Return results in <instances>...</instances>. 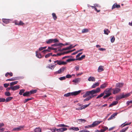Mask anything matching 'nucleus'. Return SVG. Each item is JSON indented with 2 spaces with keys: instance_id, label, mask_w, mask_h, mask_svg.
Instances as JSON below:
<instances>
[{
  "instance_id": "f257e3e1",
  "label": "nucleus",
  "mask_w": 132,
  "mask_h": 132,
  "mask_svg": "<svg viewBox=\"0 0 132 132\" xmlns=\"http://www.w3.org/2000/svg\"><path fill=\"white\" fill-rule=\"evenodd\" d=\"M112 90V88H108L106 89L103 92L104 95L106 94L105 95L103 96V98H105L110 96L111 94V92Z\"/></svg>"
},
{
  "instance_id": "f03ea898",
  "label": "nucleus",
  "mask_w": 132,
  "mask_h": 132,
  "mask_svg": "<svg viewBox=\"0 0 132 132\" xmlns=\"http://www.w3.org/2000/svg\"><path fill=\"white\" fill-rule=\"evenodd\" d=\"M96 94L94 90H93L91 91H87L86 92V93L83 95V97L85 98L89 96L90 95H92L94 94Z\"/></svg>"
},
{
  "instance_id": "7ed1b4c3",
  "label": "nucleus",
  "mask_w": 132,
  "mask_h": 132,
  "mask_svg": "<svg viewBox=\"0 0 132 132\" xmlns=\"http://www.w3.org/2000/svg\"><path fill=\"white\" fill-rule=\"evenodd\" d=\"M102 122V121H101L100 120L95 121L94 122L92 125H89L88 127H94V126L98 125Z\"/></svg>"
},
{
  "instance_id": "20e7f679",
  "label": "nucleus",
  "mask_w": 132,
  "mask_h": 132,
  "mask_svg": "<svg viewBox=\"0 0 132 132\" xmlns=\"http://www.w3.org/2000/svg\"><path fill=\"white\" fill-rule=\"evenodd\" d=\"M67 130V129L66 128H62L59 129H56L55 128L53 129V132H55L56 130L57 131V132H63Z\"/></svg>"
},
{
  "instance_id": "39448f33",
  "label": "nucleus",
  "mask_w": 132,
  "mask_h": 132,
  "mask_svg": "<svg viewBox=\"0 0 132 132\" xmlns=\"http://www.w3.org/2000/svg\"><path fill=\"white\" fill-rule=\"evenodd\" d=\"M54 63H56L59 65H65L67 64V62L62 61L61 60H57L54 61Z\"/></svg>"
},
{
  "instance_id": "423d86ee",
  "label": "nucleus",
  "mask_w": 132,
  "mask_h": 132,
  "mask_svg": "<svg viewBox=\"0 0 132 132\" xmlns=\"http://www.w3.org/2000/svg\"><path fill=\"white\" fill-rule=\"evenodd\" d=\"M65 69V67H62L58 71L55 72V74L60 73L63 72Z\"/></svg>"
},
{
  "instance_id": "0eeeda50",
  "label": "nucleus",
  "mask_w": 132,
  "mask_h": 132,
  "mask_svg": "<svg viewBox=\"0 0 132 132\" xmlns=\"http://www.w3.org/2000/svg\"><path fill=\"white\" fill-rule=\"evenodd\" d=\"M112 90L113 91V94H116L120 91V89L119 88H116L114 89H112Z\"/></svg>"
},
{
  "instance_id": "6e6552de",
  "label": "nucleus",
  "mask_w": 132,
  "mask_h": 132,
  "mask_svg": "<svg viewBox=\"0 0 132 132\" xmlns=\"http://www.w3.org/2000/svg\"><path fill=\"white\" fill-rule=\"evenodd\" d=\"M11 89L13 90H15L20 88L19 85H16L14 86L11 87Z\"/></svg>"
},
{
  "instance_id": "1a4fd4ad",
  "label": "nucleus",
  "mask_w": 132,
  "mask_h": 132,
  "mask_svg": "<svg viewBox=\"0 0 132 132\" xmlns=\"http://www.w3.org/2000/svg\"><path fill=\"white\" fill-rule=\"evenodd\" d=\"M116 100H119L122 98H124V94H122L121 95L119 96H117L116 97Z\"/></svg>"
},
{
  "instance_id": "9d476101",
  "label": "nucleus",
  "mask_w": 132,
  "mask_h": 132,
  "mask_svg": "<svg viewBox=\"0 0 132 132\" xmlns=\"http://www.w3.org/2000/svg\"><path fill=\"white\" fill-rule=\"evenodd\" d=\"M118 113H115L113 114L111 116V117L109 118L108 119V120H109L111 119H113V118H114L115 116H116Z\"/></svg>"
},
{
  "instance_id": "9b49d317",
  "label": "nucleus",
  "mask_w": 132,
  "mask_h": 132,
  "mask_svg": "<svg viewBox=\"0 0 132 132\" xmlns=\"http://www.w3.org/2000/svg\"><path fill=\"white\" fill-rule=\"evenodd\" d=\"M103 66H100L98 68L97 71L98 72H100L102 71H103L104 70L103 69Z\"/></svg>"
},
{
  "instance_id": "f8f14e48",
  "label": "nucleus",
  "mask_w": 132,
  "mask_h": 132,
  "mask_svg": "<svg viewBox=\"0 0 132 132\" xmlns=\"http://www.w3.org/2000/svg\"><path fill=\"white\" fill-rule=\"evenodd\" d=\"M120 5L117 4V3H115L112 6V9H113L116 8H119L120 7Z\"/></svg>"
},
{
  "instance_id": "ddd939ff",
  "label": "nucleus",
  "mask_w": 132,
  "mask_h": 132,
  "mask_svg": "<svg viewBox=\"0 0 132 132\" xmlns=\"http://www.w3.org/2000/svg\"><path fill=\"white\" fill-rule=\"evenodd\" d=\"M81 90H79L77 91H75L74 92H72V95H76L79 94L81 92Z\"/></svg>"
},
{
  "instance_id": "4468645a",
  "label": "nucleus",
  "mask_w": 132,
  "mask_h": 132,
  "mask_svg": "<svg viewBox=\"0 0 132 132\" xmlns=\"http://www.w3.org/2000/svg\"><path fill=\"white\" fill-rule=\"evenodd\" d=\"M94 96V95L90 96L84 99V101L85 102L86 101H88L91 99Z\"/></svg>"
},
{
  "instance_id": "2eb2a0df",
  "label": "nucleus",
  "mask_w": 132,
  "mask_h": 132,
  "mask_svg": "<svg viewBox=\"0 0 132 132\" xmlns=\"http://www.w3.org/2000/svg\"><path fill=\"white\" fill-rule=\"evenodd\" d=\"M23 128V127L22 126L18 128H16L13 129V130L16 131H18L19 130H21Z\"/></svg>"
},
{
  "instance_id": "dca6fc26",
  "label": "nucleus",
  "mask_w": 132,
  "mask_h": 132,
  "mask_svg": "<svg viewBox=\"0 0 132 132\" xmlns=\"http://www.w3.org/2000/svg\"><path fill=\"white\" fill-rule=\"evenodd\" d=\"M118 103V102L117 101H115L113 102L112 103L109 105V107H112L113 106L116 105Z\"/></svg>"
},
{
  "instance_id": "f3484780",
  "label": "nucleus",
  "mask_w": 132,
  "mask_h": 132,
  "mask_svg": "<svg viewBox=\"0 0 132 132\" xmlns=\"http://www.w3.org/2000/svg\"><path fill=\"white\" fill-rule=\"evenodd\" d=\"M88 80L89 81H95V78L93 77H90L88 78Z\"/></svg>"
},
{
  "instance_id": "a211bd4d",
  "label": "nucleus",
  "mask_w": 132,
  "mask_h": 132,
  "mask_svg": "<svg viewBox=\"0 0 132 132\" xmlns=\"http://www.w3.org/2000/svg\"><path fill=\"white\" fill-rule=\"evenodd\" d=\"M99 85V84L98 82H96L93 84V85L91 87L92 88H95L96 87L98 86Z\"/></svg>"
},
{
  "instance_id": "6ab92c4d",
  "label": "nucleus",
  "mask_w": 132,
  "mask_h": 132,
  "mask_svg": "<svg viewBox=\"0 0 132 132\" xmlns=\"http://www.w3.org/2000/svg\"><path fill=\"white\" fill-rule=\"evenodd\" d=\"M15 24L16 25H23L24 23H23L22 22L20 21L19 23H18L15 22Z\"/></svg>"
},
{
  "instance_id": "aec40b11",
  "label": "nucleus",
  "mask_w": 132,
  "mask_h": 132,
  "mask_svg": "<svg viewBox=\"0 0 132 132\" xmlns=\"http://www.w3.org/2000/svg\"><path fill=\"white\" fill-rule=\"evenodd\" d=\"M30 93L29 92H25L23 94V95L24 96H28L30 95Z\"/></svg>"
},
{
  "instance_id": "412c9836",
  "label": "nucleus",
  "mask_w": 132,
  "mask_h": 132,
  "mask_svg": "<svg viewBox=\"0 0 132 132\" xmlns=\"http://www.w3.org/2000/svg\"><path fill=\"white\" fill-rule=\"evenodd\" d=\"M35 132H41V129L39 128H37L34 129Z\"/></svg>"
},
{
  "instance_id": "4be33fe9",
  "label": "nucleus",
  "mask_w": 132,
  "mask_h": 132,
  "mask_svg": "<svg viewBox=\"0 0 132 132\" xmlns=\"http://www.w3.org/2000/svg\"><path fill=\"white\" fill-rule=\"evenodd\" d=\"M90 104L91 103H90L88 105H82L81 106V109H85L89 106Z\"/></svg>"
},
{
  "instance_id": "5701e85b",
  "label": "nucleus",
  "mask_w": 132,
  "mask_h": 132,
  "mask_svg": "<svg viewBox=\"0 0 132 132\" xmlns=\"http://www.w3.org/2000/svg\"><path fill=\"white\" fill-rule=\"evenodd\" d=\"M18 82V81H15L12 82H11L10 83V86L11 87L13 86H12L15 85H16L17 84V83Z\"/></svg>"
},
{
  "instance_id": "b1692460",
  "label": "nucleus",
  "mask_w": 132,
  "mask_h": 132,
  "mask_svg": "<svg viewBox=\"0 0 132 132\" xmlns=\"http://www.w3.org/2000/svg\"><path fill=\"white\" fill-rule=\"evenodd\" d=\"M80 79L79 78H77L73 80L72 82L75 83H77L80 81Z\"/></svg>"
},
{
  "instance_id": "393cba45",
  "label": "nucleus",
  "mask_w": 132,
  "mask_h": 132,
  "mask_svg": "<svg viewBox=\"0 0 132 132\" xmlns=\"http://www.w3.org/2000/svg\"><path fill=\"white\" fill-rule=\"evenodd\" d=\"M107 85V84L106 83H104L102 85L100 86V88H105Z\"/></svg>"
},
{
  "instance_id": "a878e982",
  "label": "nucleus",
  "mask_w": 132,
  "mask_h": 132,
  "mask_svg": "<svg viewBox=\"0 0 132 132\" xmlns=\"http://www.w3.org/2000/svg\"><path fill=\"white\" fill-rule=\"evenodd\" d=\"M13 98L12 97H8L7 98H6V102H8L10 100H11Z\"/></svg>"
},
{
  "instance_id": "bb28decb",
  "label": "nucleus",
  "mask_w": 132,
  "mask_h": 132,
  "mask_svg": "<svg viewBox=\"0 0 132 132\" xmlns=\"http://www.w3.org/2000/svg\"><path fill=\"white\" fill-rule=\"evenodd\" d=\"M88 31V30L87 29H84L82 30V33H84L87 32Z\"/></svg>"
},
{
  "instance_id": "cd10ccee",
  "label": "nucleus",
  "mask_w": 132,
  "mask_h": 132,
  "mask_svg": "<svg viewBox=\"0 0 132 132\" xmlns=\"http://www.w3.org/2000/svg\"><path fill=\"white\" fill-rule=\"evenodd\" d=\"M3 21L4 23H7L9 22V20L6 19H3Z\"/></svg>"
},
{
  "instance_id": "c85d7f7f",
  "label": "nucleus",
  "mask_w": 132,
  "mask_h": 132,
  "mask_svg": "<svg viewBox=\"0 0 132 132\" xmlns=\"http://www.w3.org/2000/svg\"><path fill=\"white\" fill-rule=\"evenodd\" d=\"M85 55H82L81 57L79 58H78L76 59V60H82L83 58H84L85 57Z\"/></svg>"
},
{
  "instance_id": "c756f323",
  "label": "nucleus",
  "mask_w": 132,
  "mask_h": 132,
  "mask_svg": "<svg viewBox=\"0 0 132 132\" xmlns=\"http://www.w3.org/2000/svg\"><path fill=\"white\" fill-rule=\"evenodd\" d=\"M94 90H95V93H98L100 91L101 89L100 88H97L96 89Z\"/></svg>"
},
{
  "instance_id": "7c9ffc66",
  "label": "nucleus",
  "mask_w": 132,
  "mask_h": 132,
  "mask_svg": "<svg viewBox=\"0 0 132 132\" xmlns=\"http://www.w3.org/2000/svg\"><path fill=\"white\" fill-rule=\"evenodd\" d=\"M5 95L7 96H10L11 94L9 92L7 91L5 93Z\"/></svg>"
},
{
  "instance_id": "2f4dec72",
  "label": "nucleus",
  "mask_w": 132,
  "mask_h": 132,
  "mask_svg": "<svg viewBox=\"0 0 132 132\" xmlns=\"http://www.w3.org/2000/svg\"><path fill=\"white\" fill-rule=\"evenodd\" d=\"M36 56L38 58H40L42 57V56L40 53L37 54V52H36Z\"/></svg>"
},
{
  "instance_id": "473e14b6",
  "label": "nucleus",
  "mask_w": 132,
  "mask_h": 132,
  "mask_svg": "<svg viewBox=\"0 0 132 132\" xmlns=\"http://www.w3.org/2000/svg\"><path fill=\"white\" fill-rule=\"evenodd\" d=\"M37 90H31L30 91V94L35 93L37 92Z\"/></svg>"
},
{
  "instance_id": "72a5a7b5",
  "label": "nucleus",
  "mask_w": 132,
  "mask_h": 132,
  "mask_svg": "<svg viewBox=\"0 0 132 132\" xmlns=\"http://www.w3.org/2000/svg\"><path fill=\"white\" fill-rule=\"evenodd\" d=\"M104 95V93H101L99 95H98L97 97L96 98L98 99L99 98L102 96H103Z\"/></svg>"
},
{
  "instance_id": "f704fd0d",
  "label": "nucleus",
  "mask_w": 132,
  "mask_h": 132,
  "mask_svg": "<svg viewBox=\"0 0 132 132\" xmlns=\"http://www.w3.org/2000/svg\"><path fill=\"white\" fill-rule=\"evenodd\" d=\"M130 93L126 94L125 95L124 94V98H126L130 96Z\"/></svg>"
},
{
  "instance_id": "c9c22d12",
  "label": "nucleus",
  "mask_w": 132,
  "mask_h": 132,
  "mask_svg": "<svg viewBox=\"0 0 132 132\" xmlns=\"http://www.w3.org/2000/svg\"><path fill=\"white\" fill-rule=\"evenodd\" d=\"M104 34L107 35H108L109 33L110 32V31L107 29L104 30Z\"/></svg>"
},
{
  "instance_id": "e433bc0d",
  "label": "nucleus",
  "mask_w": 132,
  "mask_h": 132,
  "mask_svg": "<svg viewBox=\"0 0 132 132\" xmlns=\"http://www.w3.org/2000/svg\"><path fill=\"white\" fill-rule=\"evenodd\" d=\"M72 95V93H69L64 95V96L66 97H68L71 95Z\"/></svg>"
},
{
  "instance_id": "4c0bfd02",
  "label": "nucleus",
  "mask_w": 132,
  "mask_h": 132,
  "mask_svg": "<svg viewBox=\"0 0 132 132\" xmlns=\"http://www.w3.org/2000/svg\"><path fill=\"white\" fill-rule=\"evenodd\" d=\"M52 15L53 18L54 20H56L57 19V16H56L55 14L54 13H53L52 14Z\"/></svg>"
},
{
  "instance_id": "58836bf2",
  "label": "nucleus",
  "mask_w": 132,
  "mask_h": 132,
  "mask_svg": "<svg viewBox=\"0 0 132 132\" xmlns=\"http://www.w3.org/2000/svg\"><path fill=\"white\" fill-rule=\"evenodd\" d=\"M25 91V90L24 89L21 90L19 92V94L20 95H22V93L24 92Z\"/></svg>"
},
{
  "instance_id": "ea45409f",
  "label": "nucleus",
  "mask_w": 132,
  "mask_h": 132,
  "mask_svg": "<svg viewBox=\"0 0 132 132\" xmlns=\"http://www.w3.org/2000/svg\"><path fill=\"white\" fill-rule=\"evenodd\" d=\"M71 129L75 131H78L79 130V129L78 127H72L71 128Z\"/></svg>"
},
{
  "instance_id": "a19ab883",
  "label": "nucleus",
  "mask_w": 132,
  "mask_h": 132,
  "mask_svg": "<svg viewBox=\"0 0 132 132\" xmlns=\"http://www.w3.org/2000/svg\"><path fill=\"white\" fill-rule=\"evenodd\" d=\"M16 79V78H12L11 79H7L6 80V81H14V80H15Z\"/></svg>"
},
{
  "instance_id": "79ce46f5",
  "label": "nucleus",
  "mask_w": 132,
  "mask_h": 132,
  "mask_svg": "<svg viewBox=\"0 0 132 132\" xmlns=\"http://www.w3.org/2000/svg\"><path fill=\"white\" fill-rule=\"evenodd\" d=\"M73 51V50L69 51H68L67 52H64L62 54H67V53H71Z\"/></svg>"
},
{
  "instance_id": "37998d69",
  "label": "nucleus",
  "mask_w": 132,
  "mask_h": 132,
  "mask_svg": "<svg viewBox=\"0 0 132 132\" xmlns=\"http://www.w3.org/2000/svg\"><path fill=\"white\" fill-rule=\"evenodd\" d=\"M55 65H52L51 66L48 67V68L52 70H53L55 68Z\"/></svg>"
},
{
  "instance_id": "c03bdc74",
  "label": "nucleus",
  "mask_w": 132,
  "mask_h": 132,
  "mask_svg": "<svg viewBox=\"0 0 132 132\" xmlns=\"http://www.w3.org/2000/svg\"><path fill=\"white\" fill-rule=\"evenodd\" d=\"M115 38L114 36L112 37L111 39V41L112 43H113L114 41Z\"/></svg>"
},
{
  "instance_id": "a18cd8bd",
  "label": "nucleus",
  "mask_w": 132,
  "mask_h": 132,
  "mask_svg": "<svg viewBox=\"0 0 132 132\" xmlns=\"http://www.w3.org/2000/svg\"><path fill=\"white\" fill-rule=\"evenodd\" d=\"M46 43L48 44L53 43L52 39L49 40L48 41H47Z\"/></svg>"
},
{
  "instance_id": "49530a36",
  "label": "nucleus",
  "mask_w": 132,
  "mask_h": 132,
  "mask_svg": "<svg viewBox=\"0 0 132 132\" xmlns=\"http://www.w3.org/2000/svg\"><path fill=\"white\" fill-rule=\"evenodd\" d=\"M75 60V59H69L67 60V62H69L71 61H73Z\"/></svg>"
},
{
  "instance_id": "de8ad7c7",
  "label": "nucleus",
  "mask_w": 132,
  "mask_h": 132,
  "mask_svg": "<svg viewBox=\"0 0 132 132\" xmlns=\"http://www.w3.org/2000/svg\"><path fill=\"white\" fill-rule=\"evenodd\" d=\"M128 128V127L126 128L122 129L121 130L120 132H125Z\"/></svg>"
},
{
  "instance_id": "09e8293b",
  "label": "nucleus",
  "mask_w": 132,
  "mask_h": 132,
  "mask_svg": "<svg viewBox=\"0 0 132 132\" xmlns=\"http://www.w3.org/2000/svg\"><path fill=\"white\" fill-rule=\"evenodd\" d=\"M5 101V100L4 98H0V102H4Z\"/></svg>"
},
{
  "instance_id": "8fccbe9b",
  "label": "nucleus",
  "mask_w": 132,
  "mask_h": 132,
  "mask_svg": "<svg viewBox=\"0 0 132 132\" xmlns=\"http://www.w3.org/2000/svg\"><path fill=\"white\" fill-rule=\"evenodd\" d=\"M79 132H90L89 131H88L87 130H83L79 131Z\"/></svg>"
},
{
  "instance_id": "3c124183",
  "label": "nucleus",
  "mask_w": 132,
  "mask_h": 132,
  "mask_svg": "<svg viewBox=\"0 0 132 132\" xmlns=\"http://www.w3.org/2000/svg\"><path fill=\"white\" fill-rule=\"evenodd\" d=\"M53 43H55L58 42V40L56 39H52Z\"/></svg>"
},
{
  "instance_id": "603ef678",
  "label": "nucleus",
  "mask_w": 132,
  "mask_h": 132,
  "mask_svg": "<svg viewBox=\"0 0 132 132\" xmlns=\"http://www.w3.org/2000/svg\"><path fill=\"white\" fill-rule=\"evenodd\" d=\"M78 120L80 121L81 122H84L86 121V120L84 119H78Z\"/></svg>"
},
{
  "instance_id": "864d4df0",
  "label": "nucleus",
  "mask_w": 132,
  "mask_h": 132,
  "mask_svg": "<svg viewBox=\"0 0 132 132\" xmlns=\"http://www.w3.org/2000/svg\"><path fill=\"white\" fill-rule=\"evenodd\" d=\"M59 79L61 80H62L65 79V77H61L59 78Z\"/></svg>"
},
{
  "instance_id": "5fc2aeb1",
  "label": "nucleus",
  "mask_w": 132,
  "mask_h": 132,
  "mask_svg": "<svg viewBox=\"0 0 132 132\" xmlns=\"http://www.w3.org/2000/svg\"><path fill=\"white\" fill-rule=\"evenodd\" d=\"M9 85V84H4V87L5 88L7 87Z\"/></svg>"
},
{
  "instance_id": "6e6d98bb",
  "label": "nucleus",
  "mask_w": 132,
  "mask_h": 132,
  "mask_svg": "<svg viewBox=\"0 0 132 132\" xmlns=\"http://www.w3.org/2000/svg\"><path fill=\"white\" fill-rule=\"evenodd\" d=\"M31 99H32L31 98H28V99H25L24 100V103H25L26 102H27L28 101H29V100H31Z\"/></svg>"
},
{
  "instance_id": "4d7b16f0",
  "label": "nucleus",
  "mask_w": 132,
  "mask_h": 132,
  "mask_svg": "<svg viewBox=\"0 0 132 132\" xmlns=\"http://www.w3.org/2000/svg\"><path fill=\"white\" fill-rule=\"evenodd\" d=\"M72 77V75H68L66 76V77L67 78H70Z\"/></svg>"
},
{
  "instance_id": "13d9d810",
  "label": "nucleus",
  "mask_w": 132,
  "mask_h": 132,
  "mask_svg": "<svg viewBox=\"0 0 132 132\" xmlns=\"http://www.w3.org/2000/svg\"><path fill=\"white\" fill-rule=\"evenodd\" d=\"M132 103V100L130 101H128L127 102V103L128 105L130 103Z\"/></svg>"
},
{
  "instance_id": "bf43d9fd",
  "label": "nucleus",
  "mask_w": 132,
  "mask_h": 132,
  "mask_svg": "<svg viewBox=\"0 0 132 132\" xmlns=\"http://www.w3.org/2000/svg\"><path fill=\"white\" fill-rule=\"evenodd\" d=\"M59 126L60 127H67V126H66L64 124H61L59 125Z\"/></svg>"
},
{
  "instance_id": "052dcab7",
  "label": "nucleus",
  "mask_w": 132,
  "mask_h": 132,
  "mask_svg": "<svg viewBox=\"0 0 132 132\" xmlns=\"http://www.w3.org/2000/svg\"><path fill=\"white\" fill-rule=\"evenodd\" d=\"M75 68L76 71H78L79 70V66H76Z\"/></svg>"
},
{
  "instance_id": "680f3d73",
  "label": "nucleus",
  "mask_w": 132,
  "mask_h": 132,
  "mask_svg": "<svg viewBox=\"0 0 132 132\" xmlns=\"http://www.w3.org/2000/svg\"><path fill=\"white\" fill-rule=\"evenodd\" d=\"M76 46V45H75V46H72V45H71L70 46L68 47V48H69V49H70L71 48H72L74 47L75 46Z\"/></svg>"
},
{
  "instance_id": "e2e57ef3",
  "label": "nucleus",
  "mask_w": 132,
  "mask_h": 132,
  "mask_svg": "<svg viewBox=\"0 0 132 132\" xmlns=\"http://www.w3.org/2000/svg\"><path fill=\"white\" fill-rule=\"evenodd\" d=\"M122 84H117V86L118 87L122 86Z\"/></svg>"
},
{
  "instance_id": "0e129e2a",
  "label": "nucleus",
  "mask_w": 132,
  "mask_h": 132,
  "mask_svg": "<svg viewBox=\"0 0 132 132\" xmlns=\"http://www.w3.org/2000/svg\"><path fill=\"white\" fill-rule=\"evenodd\" d=\"M51 55V54L50 53L48 54L45 55V57L46 58H47L49 57Z\"/></svg>"
},
{
  "instance_id": "69168bd1",
  "label": "nucleus",
  "mask_w": 132,
  "mask_h": 132,
  "mask_svg": "<svg viewBox=\"0 0 132 132\" xmlns=\"http://www.w3.org/2000/svg\"><path fill=\"white\" fill-rule=\"evenodd\" d=\"M82 54V53H79L78 54V55L76 56V57H78L80 55H81Z\"/></svg>"
},
{
  "instance_id": "338daca9",
  "label": "nucleus",
  "mask_w": 132,
  "mask_h": 132,
  "mask_svg": "<svg viewBox=\"0 0 132 132\" xmlns=\"http://www.w3.org/2000/svg\"><path fill=\"white\" fill-rule=\"evenodd\" d=\"M46 51H47L48 52H50V51H49L48 50H44L43 51H42V52H43L44 53H45V52Z\"/></svg>"
},
{
  "instance_id": "774afa93",
  "label": "nucleus",
  "mask_w": 132,
  "mask_h": 132,
  "mask_svg": "<svg viewBox=\"0 0 132 132\" xmlns=\"http://www.w3.org/2000/svg\"><path fill=\"white\" fill-rule=\"evenodd\" d=\"M7 73L8 74V75H10L11 76H12L13 75V74L12 72H7Z\"/></svg>"
}]
</instances>
